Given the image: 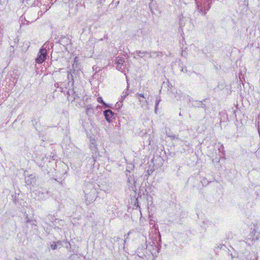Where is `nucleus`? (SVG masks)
Masks as SVG:
<instances>
[{
    "instance_id": "f257e3e1",
    "label": "nucleus",
    "mask_w": 260,
    "mask_h": 260,
    "mask_svg": "<svg viewBox=\"0 0 260 260\" xmlns=\"http://www.w3.org/2000/svg\"><path fill=\"white\" fill-rule=\"evenodd\" d=\"M47 44H44L42 48L40 49L37 58L36 59V61L38 63H42L44 62L46 58L47 55Z\"/></svg>"
},
{
    "instance_id": "f03ea898",
    "label": "nucleus",
    "mask_w": 260,
    "mask_h": 260,
    "mask_svg": "<svg viewBox=\"0 0 260 260\" xmlns=\"http://www.w3.org/2000/svg\"><path fill=\"white\" fill-rule=\"evenodd\" d=\"M86 200H88L89 202H91L94 200V199L96 197L95 189L92 187L91 189V191L89 194L86 193Z\"/></svg>"
},
{
    "instance_id": "7ed1b4c3",
    "label": "nucleus",
    "mask_w": 260,
    "mask_h": 260,
    "mask_svg": "<svg viewBox=\"0 0 260 260\" xmlns=\"http://www.w3.org/2000/svg\"><path fill=\"white\" fill-rule=\"evenodd\" d=\"M104 115L106 120L111 122L114 115V113L110 110H106L104 112Z\"/></svg>"
},
{
    "instance_id": "20e7f679",
    "label": "nucleus",
    "mask_w": 260,
    "mask_h": 260,
    "mask_svg": "<svg viewBox=\"0 0 260 260\" xmlns=\"http://www.w3.org/2000/svg\"><path fill=\"white\" fill-rule=\"evenodd\" d=\"M136 54L141 58L144 57L145 56H148V57H151L153 56V55H151V52L147 51L141 52V51H136Z\"/></svg>"
},
{
    "instance_id": "39448f33",
    "label": "nucleus",
    "mask_w": 260,
    "mask_h": 260,
    "mask_svg": "<svg viewBox=\"0 0 260 260\" xmlns=\"http://www.w3.org/2000/svg\"><path fill=\"white\" fill-rule=\"evenodd\" d=\"M91 150L96 151L97 150V147L96 146L95 140H93L92 142H91V145L90 146Z\"/></svg>"
},
{
    "instance_id": "423d86ee",
    "label": "nucleus",
    "mask_w": 260,
    "mask_h": 260,
    "mask_svg": "<svg viewBox=\"0 0 260 260\" xmlns=\"http://www.w3.org/2000/svg\"><path fill=\"white\" fill-rule=\"evenodd\" d=\"M97 101L99 102V103H102L103 104L105 107L106 108H108L109 107V106L108 105H107L106 103H105L104 101L103 100V99L102 97H99L97 98Z\"/></svg>"
},
{
    "instance_id": "0eeeda50",
    "label": "nucleus",
    "mask_w": 260,
    "mask_h": 260,
    "mask_svg": "<svg viewBox=\"0 0 260 260\" xmlns=\"http://www.w3.org/2000/svg\"><path fill=\"white\" fill-rule=\"evenodd\" d=\"M116 60L117 64V68H119V66L120 64L122 65L123 62H124L123 59L119 57H117Z\"/></svg>"
},
{
    "instance_id": "6e6552de",
    "label": "nucleus",
    "mask_w": 260,
    "mask_h": 260,
    "mask_svg": "<svg viewBox=\"0 0 260 260\" xmlns=\"http://www.w3.org/2000/svg\"><path fill=\"white\" fill-rule=\"evenodd\" d=\"M139 101L140 102V104L141 105V107H143L144 106L146 105V106H147V104H148V102L146 100H141L140 98H139Z\"/></svg>"
},
{
    "instance_id": "1a4fd4ad",
    "label": "nucleus",
    "mask_w": 260,
    "mask_h": 260,
    "mask_svg": "<svg viewBox=\"0 0 260 260\" xmlns=\"http://www.w3.org/2000/svg\"><path fill=\"white\" fill-rule=\"evenodd\" d=\"M128 94L127 90H126L125 92H123V95H121V99L123 100Z\"/></svg>"
},
{
    "instance_id": "9d476101",
    "label": "nucleus",
    "mask_w": 260,
    "mask_h": 260,
    "mask_svg": "<svg viewBox=\"0 0 260 260\" xmlns=\"http://www.w3.org/2000/svg\"><path fill=\"white\" fill-rule=\"evenodd\" d=\"M160 101V99H156V100L155 107V112H156V110H157V106H158Z\"/></svg>"
},
{
    "instance_id": "9b49d317",
    "label": "nucleus",
    "mask_w": 260,
    "mask_h": 260,
    "mask_svg": "<svg viewBox=\"0 0 260 260\" xmlns=\"http://www.w3.org/2000/svg\"><path fill=\"white\" fill-rule=\"evenodd\" d=\"M136 96L139 99V98H145L143 94L142 93H137L136 94Z\"/></svg>"
},
{
    "instance_id": "f8f14e48",
    "label": "nucleus",
    "mask_w": 260,
    "mask_h": 260,
    "mask_svg": "<svg viewBox=\"0 0 260 260\" xmlns=\"http://www.w3.org/2000/svg\"><path fill=\"white\" fill-rule=\"evenodd\" d=\"M51 247L52 249H56L57 248L58 244H56V243H54V244L53 243V244L51 245Z\"/></svg>"
},
{
    "instance_id": "ddd939ff",
    "label": "nucleus",
    "mask_w": 260,
    "mask_h": 260,
    "mask_svg": "<svg viewBox=\"0 0 260 260\" xmlns=\"http://www.w3.org/2000/svg\"><path fill=\"white\" fill-rule=\"evenodd\" d=\"M93 110L92 108H90L88 107H87L86 108V113L87 114H88L90 112H93Z\"/></svg>"
},
{
    "instance_id": "4468645a",
    "label": "nucleus",
    "mask_w": 260,
    "mask_h": 260,
    "mask_svg": "<svg viewBox=\"0 0 260 260\" xmlns=\"http://www.w3.org/2000/svg\"><path fill=\"white\" fill-rule=\"evenodd\" d=\"M153 53L155 54L156 56H161L162 55V53L160 52H154Z\"/></svg>"
},
{
    "instance_id": "2eb2a0df",
    "label": "nucleus",
    "mask_w": 260,
    "mask_h": 260,
    "mask_svg": "<svg viewBox=\"0 0 260 260\" xmlns=\"http://www.w3.org/2000/svg\"><path fill=\"white\" fill-rule=\"evenodd\" d=\"M56 91H60V92H63V88H62V87H59L58 86V87H57Z\"/></svg>"
},
{
    "instance_id": "dca6fc26",
    "label": "nucleus",
    "mask_w": 260,
    "mask_h": 260,
    "mask_svg": "<svg viewBox=\"0 0 260 260\" xmlns=\"http://www.w3.org/2000/svg\"><path fill=\"white\" fill-rule=\"evenodd\" d=\"M26 223H30L32 221V220H30L28 218L27 215H26Z\"/></svg>"
},
{
    "instance_id": "f3484780",
    "label": "nucleus",
    "mask_w": 260,
    "mask_h": 260,
    "mask_svg": "<svg viewBox=\"0 0 260 260\" xmlns=\"http://www.w3.org/2000/svg\"><path fill=\"white\" fill-rule=\"evenodd\" d=\"M122 66L123 65L120 64V65L119 66V68H117L118 69V70L122 71V69H123L122 68Z\"/></svg>"
},
{
    "instance_id": "a211bd4d",
    "label": "nucleus",
    "mask_w": 260,
    "mask_h": 260,
    "mask_svg": "<svg viewBox=\"0 0 260 260\" xmlns=\"http://www.w3.org/2000/svg\"><path fill=\"white\" fill-rule=\"evenodd\" d=\"M202 11V14L204 15H205L206 14V10H201Z\"/></svg>"
},
{
    "instance_id": "6ab92c4d",
    "label": "nucleus",
    "mask_w": 260,
    "mask_h": 260,
    "mask_svg": "<svg viewBox=\"0 0 260 260\" xmlns=\"http://www.w3.org/2000/svg\"><path fill=\"white\" fill-rule=\"evenodd\" d=\"M35 221L32 220V221L30 222L32 224H35Z\"/></svg>"
},
{
    "instance_id": "aec40b11",
    "label": "nucleus",
    "mask_w": 260,
    "mask_h": 260,
    "mask_svg": "<svg viewBox=\"0 0 260 260\" xmlns=\"http://www.w3.org/2000/svg\"><path fill=\"white\" fill-rule=\"evenodd\" d=\"M35 221L32 220V221L30 222L32 224H35Z\"/></svg>"
},
{
    "instance_id": "412c9836",
    "label": "nucleus",
    "mask_w": 260,
    "mask_h": 260,
    "mask_svg": "<svg viewBox=\"0 0 260 260\" xmlns=\"http://www.w3.org/2000/svg\"><path fill=\"white\" fill-rule=\"evenodd\" d=\"M210 8V6H209V5H208V8L207 9V10L208 11Z\"/></svg>"
},
{
    "instance_id": "4be33fe9",
    "label": "nucleus",
    "mask_w": 260,
    "mask_h": 260,
    "mask_svg": "<svg viewBox=\"0 0 260 260\" xmlns=\"http://www.w3.org/2000/svg\"><path fill=\"white\" fill-rule=\"evenodd\" d=\"M128 181L129 182H131V179H129V178H128Z\"/></svg>"
},
{
    "instance_id": "5701e85b",
    "label": "nucleus",
    "mask_w": 260,
    "mask_h": 260,
    "mask_svg": "<svg viewBox=\"0 0 260 260\" xmlns=\"http://www.w3.org/2000/svg\"><path fill=\"white\" fill-rule=\"evenodd\" d=\"M68 77L69 78V74H68Z\"/></svg>"
}]
</instances>
